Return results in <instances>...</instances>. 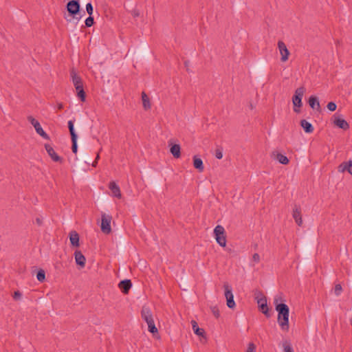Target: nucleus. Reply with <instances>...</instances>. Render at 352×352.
Returning a JSON list of instances; mask_svg holds the SVG:
<instances>
[{"label": "nucleus", "instance_id": "obj_15", "mask_svg": "<svg viewBox=\"0 0 352 352\" xmlns=\"http://www.w3.org/2000/svg\"><path fill=\"white\" fill-rule=\"evenodd\" d=\"M257 303H258V306L260 307L261 311H262V313H263L265 316L269 317L270 316V315L268 314L269 309L267 307L266 298H261L258 299Z\"/></svg>", "mask_w": 352, "mask_h": 352}, {"label": "nucleus", "instance_id": "obj_24", "mask_svg": "<svg viewBox=\"0 0 352 352\" xmlns=\"http://www.w3.org/2000/svg\"><path fill=\"white\" fill-rule=\"evenodd\" d=\"M71 75H72V82H73L74 87L83 85L80 77L78 76L74 72V71L72 72Z\"/></svg>", "mask_w": 352, "mask_h": 352}, {"label": "nucleus", "instance_id": "obj_47", "mask_svg": "<svg viewBox=\"0 0 352 352\" xmlns=\"http://www.w3.org/2000/svg\"><path fill=\"white\" fill-rule=\"evenodd\" d=\"M174 157H175L176 158H179L180 157V155H174Z\"/></svg>", "mask_w": 352, "mask_h": 352}, {"label": "nucleus", "instance_id": "obj_26", "mask_svg": "<svg viewBox=\"0 0 352 352\" xmlns=\"http://www.w3.org/2000/svg\"><path fill=\"white\" fill-rule=\"evenodd\" d=\"M192 329H193L195 333L198 336H203L204 334V330L203 329L199 328L197 326V323L195 321H192Z\"/></svg>", "mask_w": 352, "mask_h": 352}, {"label": "nucleus", "instance_id": "obj_39", "mask_svg": "<svg viewBox=\"0 0 352 352\" xmlns=\"http://www.w3.org/2000/svg\"><path fill=\"white\" fill-rule=\"evenodd\" d=\"M212 312L216 318H218L219 316V311L217 307H213L212 308Z\"/></svg>", "mask_w": 352, "mask_h": 352}, {"label": "nucleus", "instance_id": "obj_41", "mask_svg": "<svg viewBox=\"0 0 352 352\" xmlns=\"http://www.w3.org/2000/svg\"><path fill=\"white\" fill-rule=\"evenodd\" d=\"M69 132L71 134L72 139H77V135L74 131V128L69 129Z\"/></svg>", "mask_w": 352, "mask_h": 352}, {"label": "nucleus", "instance_id": "obj_4", "mask_svg": "<svg viewBox=\"0 0 352 352\" xmlns=\"http://www.w3.org/2000/svg\"><path fill=\"white\" fill-rule=\"evenodd\" d=\"M305 89L304 87H300L295 91L294 95L292 98V102L294 104V111L296 113L300 112V108L302 107V98L305 94Z\"/></svg>", "mask_w": 352, "mask_h": 352}, {"label": "nucleus", "instance_id": "obj_33", "mask_svg": "<svg viewBox=\"0 0 352 352\" xmlns=\"http://www.w3.org/2000/svg\"><path fill=\"white\" fill-rule=\"evenodd\" d=\"M327 107L329 111H335L336 109V107H337L336 104L335 102H329L327 104Z\"/></svg>", "mask_w": 352, "mask_h": 352}, {"label": "nucleus", "instance_id": "obj_20", "mask_svg": "<svg viewBox=\"0 0 352 352\" xmlns=\"http://www.w3.org/2000/svg\"><path fill=\"white\" fill-rule=\"evenodd\" d=\"M309 104L313 109H320V105L318 99L314 96H310L309 98Z\"/></svg>", "mask_w": 352, "mask_h": 352}, {"label": "nucleus", "instance_id": "obj_3", "mask_svg": "<svg viewBox=\"0 0 352 352\" xmlns=\"http://www.w3.org/2000/svg\"><path fill=\"white\" fill-rule=\"evenodd\" d=\"M141 316L144 321L148 325V330L153 335L158 333L157 328L155 327L153 314L148 307H143L141 311Z\"/></svg>", "mask_w": 352, "mask_h": 352}, {"label": "nucleus", "instance_id": "obj_31", "mask_svg": "<svg viewBox=\"0 0 352 352\" xmlns=\"http://www.w3.org/2000/svg\"><path fill=\"white\" fill-rule=\"evenodd\" d=\"M85 23L87 27L92 26L94 24V18L89 15V16L86 19Z\"/></svg>", "mask_w": 352, "mask_h": 352}, {"label": "nucleus", "instance_id": "obj_1", "mask_svg": "<svg viewBox=\"0 0 352 352\" xmlns=\"http://www.w3.org/2000/svg\"><path fill=\"white\" fill-rule=\"evenodd\" d=\"M281 296H276L274 298V304L276 306V310L278 312V322L280 328L283 331L289 330V309L288 306L285 303H278V301H281Z\"/></svg>", "mask_w": 352, "mask_h": 352}, {"label": "nucleus", "instance_id": "obj_45", "mask_svg": "<svg viewBox=\"0 0 352 352\" xmlns=\"http://www.w3.org/2000/svg\"><path fill=\"white\" fill-rule=\"evenodd\" d=\"M222 153H223L222 148H217L216 151V154L221 155V154H222Z\"/></svg>", "mask_w": 352, "mask_h": 352}, {"label": "nucleus", "instance_id": "obj_12", "mask_svg": "<svg viewBox=\"0 0 352 352\" xmlns=\"http://www.w3.org/2000/svg\"><path fill=\"white\" fill-rule=\"evenodd\" d=\"M333 122L336 126L342 129L346 130L349 128L347 122L340 116H334Z\"/></svg>", "mask_w": 352, "mask_h": 352}, {"label": "nucleus", "instance_id": "obj_21", "mask_svg": "<svg viewBox=\"0 0 352 352\" xmlns=\"http://www.w3.org/2000/svg\"><path fill=\"white\" fill-rule=\"evenodd\" d=\"M300 126L306 133H312L314 131V127L312 124L310 122H307L306 120H301Z\"/></svg>", "mask_w": 352, "mask_h": 352}, {"label": "nucleus", "instance_id": "obj_38", "mask_svg": "<svg viewBox=\"0 0 352 352\" xmlns=\"http://www.w3.org/2000/svg\"><path fill=\"white\" fill-rule=\"evenodd\" d=\"M252 261L255 263H258L260 262V256L258 253H254L252 256Z\"/></svg>", "mask_w": 352, "mask_h": 352}, {"label": "nucleus", "instance_id": "obj_7", "mask_svg": "<svg viewBox=\"0 0 352 352\" xmlns=\"http://www.w3.org/2000/svg\"><path fill=\"white\" fill-rule=\"evenodd\" d=\"M277 48L280 56V61L282 63L287 62L290 56V52L286 44L283 41H278L277 43Z\"/></svg>", "mask_w": 352, "mask_h": 352}, {"label": "nucleus", "instance_id": "obj_27", "mask_svg": "<svg viewBox=\"0 0 352 352\" xmlns=\"http://www.w3.org/2000/svg\"><path fill=\"white\" fill-rule=\"evenodd\" d=\"M36 278L40 282H43L45 279V274L43 270H40L36 274Z\"/></svg>", "mask_w": 352, "mask_h": 352}, {"label": "nucleus", "instance_id": "obj_44", "mask_svg": "<svg viewBox=\"0 0 352 352\" xmlns=\"http://www.w3.org/2000/svg\"><path fill=\"white\" fill-rule=\"evenodd\" d=\"M57 109H58V110H61V109H63V103H61V102L58 103V104H57Z\"/></svg>", "mask_w": 352, "mask_h": 352}, {"label": "nucleus", "instance_id": "obj_2", "mask_svg": "<svg viewBox=\"0 0 352 352\" xmlns=\"http://www.w3.org/2000/svg\"><path fill=\"white\" fill-rule=\"evenodd\" d=\"M99 157L100 155H80V157H78L77 155H74V161L76 163V166L86 171L89 170L91 166L95 167L96 166Z\"/></svg>", "mask_w": 352, "mask_h": 352}, {"label": "nucleus", "instance_id": "obj_32", "mask_svg": "<svg viewBox=\"0 0 352 352\" xmlns=\"http://www.w3.org/2000/svg\"><path fill=\"white\" fill-rule=\"evenodd\" d=\"M246 352H256V345L252 342H250L248 345Z\"/></svg>", "mask_w": 352, "mask_h": 352}, {"label": "nucleus", "instance_id": "obj_11", "mask_svg": "<svg viewBox=\"0 0 352 352\" xmlns=\"http://www.w3.org/2000/svg\"><path fill=\"white\" fill-rule=\"evenodd\" d=\"M292 217L298 226H301L302 225L301 208L300 206H294L292 212Z\"/></svg>", "mask_w": 352, "mask_h": 352}, {"label": "nucleus", "instance_id": "obj_37", "mask_svg": "<svg viewBox=\"0 0 352 352\" xmlns=\"http://www.w3.org/2000/svg\"><path fill=\"white\" fill-rule=\"evenodd\" d=\"M45 149H46V151L47 152V154H56L54 151V149L52 148V146L50 144H46L45 145Z\"/></svg>", "mask_w": 352, "mask_h": 352}, {"label": "nucleus", "instance_id": "obj_14", "mask_svg": "<svg viewBox=\"0 0 352 352\" xmlns=\"http://www.w3.org/2000/svg\"><path fill=\"white\" fill-rule=\"evenodd\" d=\"M75 261L77 265L82 267L85 265L86 258L80 251H76L74 252Z\"/></svg>", "mask_w": 352, "mask_h": 352}, {"label": "nucleus", "instance_id": "obj_17", "mask_svg": "<svg viewBox=\"0 0 352 352\" xmlns=\"http://www.w3.org/2000/svg\"><path fill=\"white\" fill-rule=\"evenodd\" d=\"M352 168V160L349 161L348 162H343L338 166V171L340 173H344L347 170L349 173H351Z\"/></svg>", "mask_w": 352, "mask_h": 352}, {"label": "nucleus", "instance_id": "obj_48", "mask_svg": "<svg viewBox=\"0 0 352 352\" xmlns=\"http://www.w3.org/2000/svg\"><path fill=\"white\" fill-rule=\"evenodd\" d=\"M351 175H352V168H351V173H349Z\"/></svg>", "mask_w": 352, "mask_h": 352}, {"label": "nucleus", "instance_id": "obj_25", "mask_svg": "<svg viewBox=\"0 0 352 352\" xmlns=\"http://www.w3.org/2000/svg\"><path fill=\"white\" fill-rule=\"evenodd\" d=\"M274 160L275 161H278L282 164H287L289 162L287 155H274Z\"/></svg>", "mask_w": 352, "mask_h": 352}, {"label": "nucleus", "instance_id": "obj_40", "mask_svg": "<svg viewBox=\"0 0 352 352\" xmlns=\"http://www.w3.org/2000/svg\"><path fill=\"white\" fill-rule=\"evenodd\" d=\"M50 156L52 157V160L54 162H61L62 161V157H60V155H50Z\"/></svg>", "mask_w": 352, "mask_h": 352}, {"label": "nucleus", "instance_id": "obj_13", "mask_svg": "<svg viewBox=\"0 0 352 352\" xmlns=\"http://www.w3.org/2000/svg\"><path fill=\"white\" fill-rule=\"evenodd\" d=\"M109 188L111 190L112 195L118 199L122 197L120 187L116 184L115 182H111L109 184Z\"/></svg>", "mask_w": 352, "mask_h": 352}, {"label": "nucleus", "instance_id": "obj_28", "mask_svg": "<svg viewBox=\"0 0 352 352\" xmlns=\"http://www.w3.org/2000/svg\"><path fill=\"white\" fill-rule=\"evenodd\" d=\"M283 350L284 352H294L293 348L287 342L283 343Z\"/></svg>", "mask_w": 352, "mask_h": 352}, {"label": "nucleus", "instance_id": "obj_46", "mask_svg": "<svg viewBox=\"0 0 352 352\" xmlns=\"http://www.w3.org/2000/svg\"><path fill=\"white\" fill-rule=\"evenodd\" d=\"M217 158L221 160L223 157V155H216Z\"/></svg>", "mask_w": 352, "mask_h": 352}, {"label": "nucleus", "instance_id": "obj_9", "mask_svg": "<svg viewBox=\"0 0 352 352\" xmlns=\"http://www.w3.org/2000/svg\"><path fill=\"white\" fill-rule=\"evenodd\" d=\"M223 287L225 290V297L227 300V306L230 309H233L235 307L236 305L234 300L232 287L228 283H224Z\"/></svg>", "mask_w": 352, "mask_h": 352}, {"label": "nucleus", "instance_id": "obj_6", "mask_svg": "<svg viewBox=\"0 0 352 352\" xmlns=\"http://www.w3.org/2000/svg\"><path fill=\"white\" fill-rule=\"evenodd\" d=\"M79 0H71L67 4V10L68 12L74 18L79 20L81 16H77L80 10V4L78 2Z\"/></svg>", "mask_w": 352, "mask_h": 352}, {"label": "nucleus", "instance_id": "obj_22", "mask_svg": "<svg viewBox=\"0 0 352 352\" xmlns=\"http://www.w3.org/2000/svg\"><path fill=\"white\" fill-rule=\"evenodd\" d=\"M142 100L144 109L145 110L150 109L151 107L150 99L145 92L142 93Z\"/></svg>", "mask_w": 352, "mask_h": 352}, {"label": "nucleus", "instance_id": "obj_36", "mask_svg": "<svg viewBox=\"0 0 352 352\" xmlns=\"http://www.w3.org/2000/svg\"><path fill=\"white\" fill-rule=\"evenodd\" d=\"M21 296H22V294H21V293L19 291H15V292H14V294H13V298H14L15 300H21Z\"/></svg>", "mask_w": 352, "mask_h": 352}, {"label": "nucleus", "instance_id": "obj_23", "mask_svg": "<svg viewBox=\"0 0 352 352\" xmlns=\"http://www.w3.org/2000/svg\"><path fill=\"white\" fill-rule=\"evenodd\" d=\"M168 145L170 147V151L171 154H180V145L179 144H174L173 140L168 142Z\"/></svg>", "mask_w": 352, "mask_h": 352}, {"label": "nucleus", "instance_id": "obj_35", "mask_svg": "<svg viewBox=\"0 0 352 352\" xmlns=\"http://www.w3.org/2000/svg\"><path fill=\"white\" fill-rule=\"evenodd\" d=\"M86 10L87 13L91 16L93 13V6L91 3H88L86 5Z\"/></svg>", "mask_w": 352, "mask_h": 352}, {"label": "nucleus", "instance_id": "obj_16", "mask_svg": "<svg viewBox=\"0 0 352 352\" xmlns=\"http://www.w3.org/2000/svg\"><path fill=\"white\" fill-rule=\"evenodd\" d=\"M118 286L124 294H128L132 287V283L130 280H124L120 282Z\"/></svg>", "mask_w": 352, "mask_h": 352}, {"label": "nucleus", "instance_id": "obj_43", "mask_svg": "<svg viewBox=\"0 0 352 352\" xmlns=\"http://www.w3.org/2000/svg\"><path fill=\"white\" fill-rule=\"evenodd\" d=\"M75 88L76 91L78 92L80 89H83V85L76 86Z\"/></svg>", "mask_w": 352, "mask_h": 352}, {"label": "nucleus", "instance_id": "obj_30", "mask_svg": "<svg viewBox=\"0 0 352 352\" xmlns=\"http://www.w3.org/2000/svg\"><path fill=\"white\" fill-rule=\"evenodd\" d=\"M342 286L340 284H337L336 285L335 287H334V293L336 294V296H338L340 295L341 292H342Z\"/></svg>", "mask_w": 352, "mask_h": 352}, {"label": "nucleus", "instance_id": "obj_18", "mask_svg": "<svg viewBox=\"0 0 352 352\" xmlns=\"http://www.w3.org/2000/svg\"><path fill=\"white\" fill-rule=\"evenodd\" d=\"M70 243L73 246H79V235L76 231H72L69 234Z\"/></svg>", "mask_w": 352, "mask_h": 352}, {"label": "nucleus", "instance_id": "obj_10", "mask_svg": "<svg viewBox=\"0 0 352 352\" xmlns=\"http://www.w3.org/2000/svg\"><path fill=\"white\" fill-rule=\"evenodd\" d=\"M28 120L33 125V126L35 129V131L38 135H40L42 138H43L45 140L49 139L48 135L44 131L38 121H37L31 116L28 117Z\"/></svg>", "mask_w": 352, "mask_h": 352}, {"label": "nucleus", "instance_id": "obj_19", "mask_svg": "<svg viewBox=\"0 0 352 352\" xmlns=\"http://www.w3.org/2000/svg\"><path fill=\"white\" fill-rule=\"evenodd\" d=\"M193 165L194 167L199 170V172L201 173L204 171V166L203 164V161L201 158L197 157V155L194 156Z\"/></svg>", "mask_w": 352, "mask_h": 352}, {"label": "nucleus", "instance_id": "obj_29", "mask_svg": "<svg viewBox=\"0 0 352 352\" xmlns=\"http://www.w3.org/2000/svg\"><path fill=\"white\" fill-rule=\"evenodd\" d=\"M77 96L80 99L81 101L84 102L86 97L84 89H80L78 92H77Z\"/></svg>", "mask_w": 352, "mask_h": 352}, {"label": "nucleus", "instance_id": "obj_8", "mask_svg": "<svg viewBox=\"0 0 352 352\" xmlns=\"http://www.w3.org/2000/svg\"><path fill=\"white\" fill-rule=\"evenodd\" d=\"M112 217L110 214L102 213L101 214V230L104 234H109L111 232V221Z\"/></svg>", "mask_w": 352, "mask_h": 352}, {"label": "nucleus", "instance_id": "obj_34", "mask_svg": "<svg viewBox=\"0 0 352 352\" xmlns=\"http://www.w3.org/2000/svg\"><path fill=\"white\" fill-rule=\"evenodd\" d=\"M72 149L73 153H76L77 152V139H72Z\"/></svg>", "mask_w": 352, "mask_h": 352}, {"label": "nucleus", "instance_id": "obj_5", "mask_svg": "<svg viewBox=\"0 0 352 352\" xmlns=\"http://www.w3.org/2000/svg\"><path fill=\"white\" fill-rule=\"evenodd\" d=\"M214 235L217 243L221 247L226 245V235L222 226L218 225L214 229Z\"/></svg>", "mask_w": 352, "mask_h": 352}, {"label": "nucleus", "instance_id": "obj_42", "mask_svg": "<svg viewBox=\"0 0 352 352\" xmlns=\"http://www.w3.org/2000/svg\"><path fill=\"white\" fill-rule=\"evenodd\" d=\"M68 128H69V130L71 129H74V122L72 120H69L68 122Z\"/></svg>", "mask_w": 352, "mask_h": 352}]
</instances>
